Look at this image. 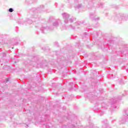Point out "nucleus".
<instances>
[{
    "instance_id": "1",
    "label": "nucleus",
    "mask_w": 128,
    "mask_h": 128,
    "mask_svg": "<svg viewBox=\"0 0 128 128\" xmlns=\"http://www.w3.org/2000/svg\"><path fill=\"white\" fill-rule=\"evenodd\" d=\"M62 16L64 20V22L65 24H68L70 26V24H72V22H74L75 20L74 18H70V16L68 14L64 13L62 14Z\"/></svg>"
},
{
    "instance_id": "2",
    "label": "nucleus",
    "mask_w": 128,
    "mask_h": 128,
    "mask_svg": "<svg viewBox=\"0 0 128 128\" xmlns=\"http://www.w3.org/2000/svg\"><path fill=\"white\" fill-rule=\"evenodd\" d=\"M40 30L42 32H46L47 30H54V28L52 27H48V26L44 24L40 28Z\"/></svg>"
},
{
    "instance_id": "3",
    "label": "nucleus",
    "mask_w": 128,
    "mask_h": 128,
    "mask_svg": "<svg viewBox=\"0 0 128 128\" xmlns=\"http://www.w3.org/2000/svg\"><path fill=\"white\" fill-rule=\"evenodd\" d=\"M90 18H92V20H94L95 21V22H98V20H100V18H98V17H96L95 16H94V15H90Z\"/></svg>"
},
{
    "instance_id": "4",
    "label": "nucleus",
    "mask_w": 128,
    "mask_h": 128,
    "mask_svg": "<svg viewBox=\"0 0 128 128\" xmlns=\"http://www.w3.org/2000/svg\"><path fill=\"white\" fill-rule=\"evenodd\" d=\"M53 26H55L56 28V26H58V22L55 21L53 22Z\"/></svg>"
},
{
    "instance_id": "5",
    "label": "nucleus",
    "mask_w": 128,
    "mask_h": 128,
    "mask_svg": "<svg viewBox=\"0 0 128 128\" xmlns=\"http://www.w3.org/2000/svg\"><path fill=\"white\" fill-rule=\"evenodd\" d=\"M122 100V98H114V99H113L114 104L116 102V100Z\"/></svg>"
},
{
    "instance_id": "6",
    "label": "nucleus",
    "mask_w": 128,
    "mask_h": 128,
    "mask_svg": "<svg viewBox=\"0 0 128 128\" xmlns=\"http://www.w3.org/2000/svg\"><path fill=\"white\" fill-rule=\"evenodd\" d=\"M75 8H82V4H79L77 6H74Z\"/></svg>"
},
{
    "instance_id": "7",
    "label": "nucleus",
    "mask_w": 128,
    "mask_h": 128,
    "mask_svg": "<svg viewBox=\"0 0 128 128\" xmlns=\"http://www.w3.org/2000/svg\"><path fill=\"white\" fill-rule=\"evenodd\" d=\"M8 12H14V9H12V8H9V10H8Z\"/></svg>"
},
{
    "instance_id": "8",
    "label": "nucleus",
    "mask_w": 128,
    "mask_h": 128,
    "mask_svg": "<svg viewBox=\"0 0 128 128\" xmlns=\"http://www.w3.org/2000/svg\"><path fill=\"white\" fill-rule=\"evenodd\" d=\"M126 120H123L121 121L122 124H126Z\"/></svg>"
},
{
    "instance_id": "9",
    "label": "nucleus",
    "mask_w": 128,
    "mask_h": 128,
    "mask_svg": "<svg viewBox=\"0 0 128 128\" xmlns=\"http://www.w3.org/2000/svg\"><path fill=\"white\" fill-rule=\"evenodd\" d=\"M124 18V16H120L118 18H119V20H122Z\"/></svg>"
},
{
    "instance_id": "10",
    "label": "nucleus",
    "mask_w": 128,
    "mask_h": 128,
    "mask_svg": "<svg viewBox=\"0 0 128 128\" xmlns=\"http://www.w3.org/2000/svg\"><path fill=\"white\" fill-rule=\"evenodd\" d=\"M23 125L24 126H25V128H28V125L26 124H23Z\"/></svg>"
},
{
    "instance_id": "11",
    "label": "nucleus",
    "mask_w": 128,
    "mask_h": 128,
    "mask_svg": "<svg viewBox=\"0 0 128 128\" xmlns=\"http://www.w3.org/2000/svg\"><path fill=\"white\" fill-rule=\"evenodd\" d=\"M78 24H82V22H77Z\"/></svg>"
},
{
    "instance_id": "12",
    "label": "nucleus",
    "mask_w": 128,
    "mask_h": 128,
    "mask_svg": "<svg viewBox=\"0 0 128 128\" xmlns=\"http://www.w3.org/2000/svg\"><path fill=\"white\" fill-rule=\"evenodd\" d=\"M2 56H3L4 58L6 57V55L5 53H2Z\"/></svg>"
},
{
    "instance_id": "13",
    "label": "nucleus",
    "mask_w": 128,
    "mask_h": 128,
    "mask_svg": "<svg viewBox=\"0 0 128 128\" xmlns=\"http://www.w3.org/2000/svg\"><path fill=\"white\" fill-rule=\"evenodd\" d=\"M72 84L73 86H76L74 84L72 83H70V85L72 86Z\"/></svg>"
},
{
    "instance_id": "14",
    "label": "nucleus",
    "mask_w": 128,
    "mask_h": 128,
    "mask_svg": "<svg viewBox=\"0 0 128 128\" xmlns=\"http://www.w3.org/2000/svg\"><path fill=\"white\" fill-rule=\"evenodd\" d=\"M44 8V6H40V8Z\"/></svg>"
},
{
    "instance_id": "15",
    "label": "nucleus",
    "mask_w": 128,
    "mask_h": 128,
    "mask_svg": "<svg viewBox=\"0 0 128 128\" xmlns=\"http://www.w3.org/2000/svg\"><path fill=\"white\" fill-rule=\"evenodd\" d=\"M84 36H88V35H87V34H84Z\"/></svg>"
},
{
    "instance_id": "16",
    "label": "nucleus",
    "mask_w": 128,
    "mask_h": 128,
    "mask_svg": "<svg viewBox=\"0 0 128 128\" xmlns=\"http://www.w3.org/2000/svg\"><path fill=\"white\" fill-rule=\"evenodd\" d=\"M87 38H89L90 36L88 35Z\"/></svg>"
},
{
    "instance_id": "17",
    "label": "nucleus",
    "mask_w": 128,
    "mask_h": 128,
    "mask_svg": "<svg viewBox=\"0 0 128 128\" xmlns=\"http://www.w3.org/2000/svg\"><path fill=\"white\" fill-rule=\"evenodd\" d=\"M8 82V80H7L6 81V82Z\"/></svg>"
},
{
    "instance_id": "18",
    "label": "nucleus",
    "mask_w": 128,
    "mask_h": 128,
    "mask_svg": "<svg viewBox=\"0 0 128 128\" xmlns=\"http://www.w3.org/2000/svg\"><path fill=\"white\" fill-rule=\"evenodd\" d=\"M92 40H94V37H93V39H92Z\"/></svg>"
},
{
    "instance_id": "19",
    "label": "nucleus",
    "mask_w": 128,
    "mask_h": 128,
    "mask_svg": "<svg viewBox=\"0 0 128 128\" xmlns=\"http://www.w3.org/2000/svg\"><path fill=\"white\" fill-rule=\"evenodd\" d=\"M126 116H128V114H126Z\"/></svg>"
},
{
    "instance_id": "20",
    "label": "nucleus",
    "mask_w": 128,
    "mask_h": 128,
    "mask_svg": "<svg viewBox=\"0 0 128 128\" xmlns=\"http://www.w3.org/2000/svg\"><path fill=\"white\" fill-rule=\"evenodd\" d=\"M73 30H74V28H72Z\"/></svg>"
},
{
    "instance_id": "21",
    "label": "nucleus",
    "mask_w": 128,
    "mask_h": 128,
    "mask_svg": "<svg viewBox=\"0 0 128 128\" xmlns=\"http://www.w3.org/2000/svg\"><path fill=\"white\" fill-rule=\"evenodd\" d=\"M123 96H126V94H123Z\"/></svg>"
},
{
    "instance_id": "22",
    "label": "nucleus",
    "mask_w": 128,
    "mask_h": 128,
    "mask_svg": "<svg viewBox=\"0 0 128 128\" xmlns=\"http://www.w3.org/2000/svg\"><path fill=\"white\" fill-rule=\"evenodd\" d=\"M100 4V5H102V4Z\"/></svg>"
}]
</instances>
